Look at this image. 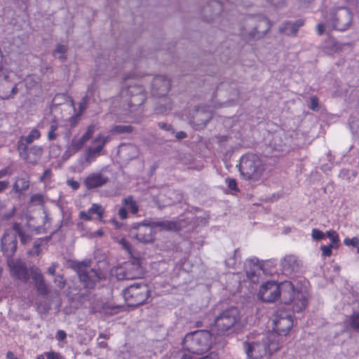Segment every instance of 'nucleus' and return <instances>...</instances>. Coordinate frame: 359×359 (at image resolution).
Returning <instances> with one entry per match:
<instances>
[{
	"label": "nucleus",
	"instance_id": "1",
	"mask_svg": "<svg viewBox=\"0 0 359 359\" xmlns=\"http://www.w3.org/2000/svg\"><path fill=\"white\" fill-rule=\"evenodd\" d=\"M272 27L270 20L263 15L252 17L245 20L240 30L241 38L246 42L264 39Z\"/></svg>",
	"mask_w": 359,
	"mask_h": 359
},
{
	"label": "nucleus",
	"instance_id": "2",
	"mask_svg": "<svg viewBox=\"0 0 359 359\" xmlns=\"http://www.w3.org/2000/svg\"><path fill=\"white\" fill-rule=\"evenodd\" d=\"M220 310L214 320V328L219 335H224L231 332L235 325L241 320L240 311L236 306L224 308V303L216 305V309Z\"/></svg>",
	"mask_w": 359,
	"mask_h": 359
},
{
	"label": "nucleus",
	"instance_id": "3",
	"mask_svg": "<svg viewBox=\"0 0 359 359\" xmlns=\"http://www.w3.org/2000/svg\"><path fill=\"white\" fill-rule=\"evenodd\" d=\"M213 344V337L208 330H197L187 334L183 340V348L194 355L208 352Z\"/></svg>",
	"mask_w": 359,
	"mask_h": 359
},
{
	"label": "nucleus",
	"instance_id": "4",
	"mask_svg": "<svg viewBox=\"0 0 359 359\" xmlns=\"http://www.w3.org/2000/svg\"><path fill=\"white\" fill-rule=\"evenodd\" d=\"M265 170V164L257 154H247L240 160L239 171L243 177L252 182L261 179Z\"/></svg>",
	"mask_w": 359,
	"mask_h": 359
},
{
	"label": "nucleus",
	"instance_id": "5",
	"mask_svg": "<svg viewBox=\"0 0 359 359\" xmlns=\"http://www.w3.org/2000/svg\"><path fill=\"white\" fill-rule=\"evenodd\" d=\"M280 296L281 302L285 304H292L294 312H300L307 306V295L300 291L295 292L294 287L290 281H283L279 283Z\"/></svg>",
	"mask_w": 359,
	"mask_h": 359
},
{
	"label": "nucleus",
	"instance_id": "6",
	"mask_svg": "<svg viewBox=\"0 0 359 359\" xmlns=\"http://www.w3.org/2000/svg\"><path fill=\"white\" fill-rule=\"evenodd\" d=\"M269 339L262 337L256 341L248 340L244 343V349L248 359H260L266 355L267 353L271 354L280 349L278 344L271 341L269 344Z\"/></svg>",
	"mask_w": 359,
	"mask_h": 359
},
{
	"label": "nucleus",
	"instance_id": "7",
	"mask_svg": "<svg viewBox=\"0 0 359 359\" xmlns=\"http://www.w3.org/2000/svg\"><path fill=\"white\" fill-rule=\"evenodd\" d=\"M325 20L330 23L334 29L344 32L348 29L353 24V14L350 8L342 6L338 7L327 15Z\"/></svg>",
	"mask_w": 359,
	"mask_h": 359
},
{
	"label": "nucleus",
	"instance_id": "8",
	"mask_svg": "<svg viewBox=\"0 0 359 359\" xmlns=\"http://www.w3.org/2000/svg\"><path fill=\"white\" fill-rule=\"evenodd\" d=\"M123 295L129 306L136 307L146 302L150 296V290L147 284L135 283L125 289Z\"/></svg>",
	"mask_w": 359,
	"mask_h": 359
},
{
	"label": "nucleus",
	"instance_id": "9",
	"mask_svg": "<svg viewBox=\"0 0 359 359\" xmlns=\"http://www.w3.org/2000/svg\"><path fill=\"white\" fill-rule=\"evenodd\" d=\"M88 262H82L77 266V273L84 287L94 289L97 283L105 279V274L100 270L88 269Z\"/></svg>",
	"mask_w": 359,
	"mask_h": 359
},
{
	"label": "nucleus",
	"instance_id": "10",
	"mask_svg": "<svg viewBox=\"0 0 359 359\" xmlns=\"http://www.w3.org/2000/svg\"><path fill=\"white\" fill-rule=\"evenodd\" d=\"M129 236L144 244L152 243L155 241L154 231L147 220L133 224L129 229Z\"/></svg>",
	"mask_w": 359,
	"mask_h": 359
},
{
	"label": "nucleus",
	"instance_id": "11",
	"mask_svg": "<svg viewBox=\"0 0 359 359\" xmlns=\"http://www.w3.org/2000/svg\"><path fill=\"white\" fill-rule=\"evenodd\" d=\"M118 280H133L142 276V269L138 261L128 262L114 270Z\"/></svg>",
	"mask_w": 359,
	"mask_h": 359
},
{
	"label": "nucleus",
	"instance_id": "12",
	"mask_svg": "<svg viewBox=\"0 0 359 359\" xmlns=\"http://www.w3.org/2000/svg\"><path fill=\"white\" fill-rule=\"evenodd\" d=\"M273 330L278 334L286 336L293 326V320L290 313L278 311L274 315L273 320Z\"/></svg>",
	"mask_w": 359,
	"mask_h": 359
},
{
	"label": "nucleus",
	"instance_id": "13",
	"mask_svg": "<svg viewBox=\"0 0 359 359\" xmlns=\"http://www.w3.org/2000/svg\"><path fill=\"white\" fill-rule=\"evenodd\" d=\"M0 74V98L2 100L13 99L18 93L17 84L11 80L10 73L7 70Z\"/></svg>",
	"mask_w": 359,
	"mask_h": 359
},
{
	"label": "nucleus",
	"instance_id": "14",
	"mask_svg": "<svg viewBox=\"0 0 359 359\" xmlns=\"http://www.w3.org/2000/svg\"><path fill=\"white\" fill-rule=\"evenodd\" d=\"M8 266L10 269L11 276L27 283L29 280L31 273L30 269H28L25 262L21 259L14 260L13 259L8 260Z\"/></svg>",
	"mask_w": 359,
	"mask_h": 359
},
{
	"label": "nucleus",
	"instance_id": "15",
	"mask_svg": "<svg viewBox=\"0 0 359 359\" xmlns=\"http://www.w3.org/2000/svg\"><path fill=\"white\" fill-rule=\"evenodd\" d=\"M16 234L12 231H6L1 240V250L6 257L12 259L17 249Z\"/></svg>",
	"mask_w": 359,
	"mask_h": 359
},
{
	"label": "nucleus",
	"instance_id": "16",
	"mask_svg": "<svg viewBox=\"0 0 359 359\" xmlns=\"http://www.w3.org/2000/svg\"><path fill=\"white\" fill-rule=\"evenodd\" d=\"M223 5L217 0L208 2L202 8V17L204 20L212 22L223 13Z\"/></svg>",
	"mask_w": 359,
	"mask_h": 359
},
{
	"label": "nucleus",
	"instance_id": "17",
	"mask_svg": "<svg viewBox=\"0 0 359 359\" xmlns=\"http://www.w3.org/2000/svg\"><path fill=\"white\" fill-rule=\"evenodd\" d=\"M279 284L273 281H268L264 283L259 290V296L266 302H273L280 296Z\"/></svg>",
	"mask_w": 359,
	"mask_h": 359
},
{
	"label": "nucleus",
	"instance_id": "18",
	"mask_svg": "<svg viewBox=\"0 0 359 359\" xmlns=\"http://www.w3.org/2000/svg\"><path fill=\"white\" fill-rule=\"evenodd\" d=\"M109 137H104L101 135H97L93 140V143L97 144L95 147H89L86 150L85 161L88 163H90L101 154L105 144L109 142Z\"/></svg>",
	"mask_w": 359,
	"mask_h": 359
},
{
	"label": "nucleus",
	"instance_id": "19",
	"mask_svg": "<svg viewBox=\"0 0 359 359\" xmlns=\"http://www.w3.org/2000/svg\"><path fill=\"white\" fill-rule=\"evenodd\" d=\"M20 156L27 163L30 164L36 163L41 157L42 147L39 146L27 147V144L19 146L18 148Z\"/></svg>",
	"mask_w": 359,
	"mask_h": 359
},
{
	"label": "nucleus",
	"instance_id": "20",
	"mask_svg": "<svg viewBox=\"0 0 359 359\" xmlns=\"http://www.w3.org/2000/svg\"><path fill=\"white\" fill-rule=\"evenodd\" d=\"M171 88L170 80L165 76H156L152 82L151 92L154 96L163 97L167 95Z\"/></svg>",
	"mask_w": 359,
	"mask_h": 359
},
{
	"label": "nucleus",
	"instance_id": "21",
	"mask_svg": "<svg viewBox=\"0 0 359 359\" xmlns=\"http://www.w3.org/2000/svg\"><path fill=\"white\" fill-rule=\"evenodd\" d=\"M281 266L285 275L292 276L301 271L302 264L294 255H290L281 260Z\"/></svg>",
	"mask_w": 359,
	"mask_h": 359
},
{
	"label": "nucleus",
	"instance_id": "22",
	"mask_svg": "<svg viewBox=\"0 0 359 359\" xmlns=\"http://www.w3.org/2000/svg\"><path fill=\"white\" fill-rule=\"evenodd\" d=\"M30 273L39 294L43 296L48 295L49 293L48 286L45 281L41 270L36 266H32L30 268Z\"/></svg>",
	"mask_w": 359,
	"mask_h": 359
},
{
	"label": "nucleus",
	"instance_id": "23",
	"mask_svg": "<svg viewBox=\"0 0 359 359\" xmlns=\"http://www.w3.org/2000/svg\"><path fill=\"white\" fill-rule=\"evenodd\" d=\"M108 182V177L101 172H93L84 180L83 184L87 189H93L105 185Z\"/></svg>",
	"mask_w": 359,
	"mask_h": 359
},
{
	"label": "nucleus",
	"instance_id": "24",
	"mask_svg": "<svg viewBox=\"0 0 359 359\" xmlns=\"http://www.w3.org/2000/svg\"><path fill=\"white\" fill-rule=\"evenodd\" d=\"M305 23L304 19H298L294 22L290 20L285 21L279 27V32L289 36H296L299 29Z\"/></svg>",
	"mask_w": 359,
	"mask_h": 359
},
{
	"label": "nucleus",
	"instance_id": "25",
	"mask_svg": "<svg viewBox=\"0 0 359 359\" xmlns=\"http://www.w3.org/2000/svg\"><path fill=\"white\" fill-rule=\"evenodd\" d=\"M149 225L154 228H160L161 230L165 231H180L182 228V220H161L150 221Z\"/></svg>",
	"mask_w": 359,
	"mask_h": 359
},
{
	"label": "nucleus",
	"instance_id": "26",
	"mask_svg": "<svg viewBox=\"0 0 359 359\" xmlns=\"http://www.w3.org/2000/svg\"><path fill=\"white\" fill-rule=\"evenodd\" d=\"M245 269L248 279L254 283H258L259 276L262 271V266L258 262H255L253 259L248 261L245 265Z\"/></svg>",
	"mask_w": 359,
	"mask_h": 359
},
{
	"label": "nucleus",
	"instance_id": "27",
	"mask_svg": "<svg viewBox=\"0 0 359 359\" xmlns=\"http://www.w3.org/2000/svg\"><path fill=\"white\" fill-rule=\"evenodd\" d=\"M104 210L100 205L97 203H93L88 212H80L79 217L82 219L90 221L92 219L91 215L96 214L97 215L98 219L102 222L104 217Z\"/></svg>",
	"mask_w": 359,
	"mask_h": 359
},
{
	"label": "nucleus",
	"instance_id": "28",
	"mask_svg": "<svg viewBox=\"0 0 359 359\" xmlns=\"http://www.w3.org/2000/svg\"><path fill=\"white\" fill-rule=\"evenodd\" d=\"M86 142H87L83 139L82 137H80L79 138L74 137L72 140L70 144L67 146V149L64 153V156L67 158H69L80 151Z\"/></svg>",
	"mask_w": 359,
	"mask_h": 359
},
{
	"label": "nucleus",
	"instance_id": "29",
	"mask_svg": "<svg viewBox=\"0 0 359 359\" xmlns=\"http://www.w3.org/2000/svg\"><path fill=\"white\" fill-rule=\"evenodd\" d=\"M29 187V180L27 177H18L13 186V191L21 194L23 191L28 189Z\"/></svg>",
	"mask_w": 359,
	"mask_h": 359
},
{
	"label": "nucleus",
	"instance_id": "30",
	"mask_svg": "<svg viewBox=\"0 0 359 359\" xmlns=\"http://www.w3.org/2000/svg\"><path fill=\"white\" fill-rule=\"evenodd\" d=\"M121 93L123 95L130 98L136 96V95L145 94V90L142 86L135 84L123 89Z\"/></svg>",
	"mask_w": 359,
	"mask_h": 359
},
{
	"label": "nucleus",
	"instance_id": "31",
	"mask_svg": "<svg viewBox=\"0 0 359 359\" xmlns=\"http://www.w3.org/2000/svg\"><path fill=\"white\" fill-rule=\"evenodd\" d=\"M122 203L126 209L130 210L133 214H137L139 210V207L137 203L134 201L132 196H128L122 200Z\"/></svg>",
	"mask_w": 359,
	"mask_h": 359
},
{
	"label": "nucleus",
	"instance_id": "32",
	"mask_svg": "<svg viewBox=\"0 0 359 359\" xmlns=\"http://www.w3.org/2000/svg\"><path fill=\"white\" fill-rule=\"evenodd\" d=\"M12 231L15 233L16 235L18 234L20 238V241L25 244L27 243L29 240L30 237L29 235L26 234L21 229L20 224L18 223H14L13 225V230Z\"/></svg>",
	"mask_w": 359,
	"mask_h": 359
},
{
	"label": "nucleus",
	"instance_id": "33",
	"mask_svg": "<svg viewBox=\"0 0 359 359\" xmlns=\"http://www.w3.org/2000/svg\"><path fill=\"white\" fill-rule=\"evenodd\" d=\"M146 98V93L136 95V96L128 98L129 107H140L145 102Z\"/></svg>",
	"mask_w": 359,
	"mask_h": 359
},
{
	"label": "nucleus",
	"instance_id": "34",
	"mask_svg": "<svg viewBox=\"0 0 359 359\" xmlns=\"http://www.w3.org/2000/svg\"><path fill=\"white\" fill-rule=\"evenodd\" d=\"M67 46L62 44H58L54 50L53 55L56 57L57 54H59L58 58L60 61L64 62L67 57L65 53L67 51Z\"/></svg>",
	"mask_w": 359,
	"mask_h": 359
},
{
	"label": "nucleus",
	"instance_id": "35",
	"mask_svg": "<svg viewBox=\"0 0 359 359\" xmlns=\"http://www.w3.org/2000/svg\"><path fill=\"white\" fill-rule=\"evenodd\" d=\"M40 132L37 129H32L29 135L25 137V140L27 144H31L34 140L39 138Z\"/></svg>",
	"mask_w": 359,
	"mask_h": 359
},
{
	"label": "nucleus",
	"instance_id": "36",
	"mask_svg": "<svg viewBox=\"0 0 359 359\" xmlns=\"http://www.w3.org/2000/svg\"><path fill=\"white\" fill-rule=\"evenodd\" d=\"M133 130L132 127L130 126H122L118 125L114 126L113 131L116 133H129Z\"/></svg>",
	"mask_w": 359,
	"mask_h": 359
},
{
	"label": "nucleus",
	"instance_id": "37",
	"mask_svg": "<svg viewBox=\"0 0 359 359\" xmlns=\"http://www.w3.org/2000/svg\"><path fill=\"white\" fill-rule=\"evenodd\" d=\"M95 133V126L90 125L86 128V132L81 136L86 142H88L93 136Z\"/></svg>",
	"mask_w": 359,
	"mask_h": 359
},
{
	"label": "nucleus",
	"instance_id": "38",
	"mask_svg": "<svg viewBox=\"0 0 359 359\" xmlns=\"http://www.w3.org/2000/svg\"><path fill=\"white\" fill-rule=\"evenodd\" d=\"M54 283L55 285L60 289L62 290L65 288L66 285V281L64 279V277L62 275H57L55 276L54 278Z\"/></svg>",
	"mask_w": 359,
	"mask_h": 359
},
{
	"label": "nucleus",
	"instance_id": "39",
	"mask_svg": "<svg viewBox=\"0 0 359 359\" xmlns=\"http://www.w3.org/2000/svg\"><path fill=\"white\" fill-rule=\"evenodd\" d=\"M237 252H238V250H235L233 251V256L230 257L229 258H228V259H226L225 260L226 265L228 267H230V268H234L235 267V266L236 264V254H237Z\"/></svg>",
	"mask_w": 359,
	"mask_h": 359
},
{
	"label": "nucleus",
	"instance_id": "40",
	"mask_svg": "<svg viewBox=\"0 0 359 359\" xmlns=\"http://www.w3.org/2000/svg\"><path fill=\"white\" fill-rule=\"evenodd\" d=\"M268 4L271 6L280 8H283L286 5L287 0H266Z\"/></svg>",
	"mask_w": 359,
	"mask_h": 359
},
{
	"label": "nucleus",
	"instance_id": "41",
	"mask_svg": "<svg viewBox=\"0 0 359 359\" xmlns=\"http://www.w3.org/2000/svg\"><path fill=\"white\" fill-rule=\"evenodd\" d=\"M344 243L347 246H358L359 245V238L358 237H353L352 238H346L344 240Z\"/></svg>",
	"mask_w": 359,
	"mask_h": 359
},
{
	"label": "nucleus",
	"instance_id": "42",
	"mask_svg": "<svg viewBox=\"0 0 359 359\" xmlns=\"http://www.w3.org/2000/svg\"><path fill=\"white\" fill-rule=\"evenodd\" d=\"M311 236L315 241H320L325 238V233L318 229H313L312 230Z\"/></svg>",
	"mask_w": 359,
	"mask_h": 359
},
{
	"label": "nucleus",
	"instance_id": "43",
	"mask_svg": "<svg viewBox=\"0 0 359 359\" xmlns=\"http://www.w3.org/2000/svg\"><path fill=\"white\" fill-rule=\"evenodd\" d=\"M351 326L353 330H359V314H354L351 316Z\"/></svg>",
	"mask_w": 359,
	"mask_h": 359
},
{
	"label": "nucleus",
	"instance_id": "44",
	"mask_svg": "<svg viewBox=\"0 0 359 359\" xmlns=\"http://www.w3.org/2000/svg\"><path fill=\"white\" fill-rule=\"evenodd\" d=\"M333 248V245L330 244L328 245H322L320 249L322 250V254L325 257H330L332 255V249Z\"/></svg>",
	"mask_w": 359,
	"mask_h": 359
},
{
	"label": "nucleus",
	"instance_id": "45",
	"mask_svg": "<svg viewBox=\"0 0 359 359\" xmlns=\"http://www.w3.org/2000/svg\"><path fill=\"white\" fill-rule=\"evenodd\" d=\"M309 108L313 111L318 110V98L316 96L311 97Z\"/></svg>",
	"mask_w": 359,
	"mask_h": 359
},
{
	"label": "nucleus",
	"instance_id": "46",
	"mask_svg": "<svg viewBox=\"0 0 359 359\" xmlns=\"http://www.w3.org/2000/svg\"><path fill=\"white\" fill-rule=\"evenodd\" d=\"M327 237L331 240L332 245L339 241V236L334 231H329L326 233Z\"/></svg>",
	"mask_w": 359,
	"mask_h": 359
},
{
	"label": "nucleus",
	"instance_id": "47",
	"mask_svg": "<svg viewBox=\"0 0 359 359\" xmlns=\"http://www.w3.org/2000/svg\"><path fill=\"white\" fill-rule=\"evenodd\" d=\"M226 183L228 185V187L233 191H238V187L236 180L227 177L226 178Z\"/></svg>",
	"mask_w": 359,
	"mask_h": 359
},
{
	"label": "nucleus",
	"instance_id": "48",
	"mask_svg": "<svg viewBox=\"0 0 359 359\" xmlns=\"http://www.w3.org/2000/svg\"><path fill=\"white\" fill-rule=\"evenodd\" d=\"M126 149L133 154L132 158H135L138 155V149L136 146L129 144L126 146Z\"/></svg>",
	"mask_w": 359,
	"mask_h": 359
},
{
	"label": "nucleus",
	"instance_id": "49",
	"mask_svg": "<svg viewBox=\"0 0 359 359\" xmlns=\"http://www.w3.org/2000/svg\"><path fill=\"white\" fill-rule=\"evenodd\" d=\"M67 184L69 187H70L74 190H77L80 187L79 182L77 181H75L72 179L68 180L67 181Z\"/></svg>",
	"mask_w": 359,
	"mask_h": 359
},
{
	"label": "nucleus",
	"instance_id": "50",
	"mask_svg": "<svg viewBox=\"0 0 359 359\" xmlns=\"http://www.w3.org/2000/svg\"><path fill=\"white\" fill-rule=\"evenodd\" d=\"M118 243L121 245L122 248L126 250V251L130 252L131 245L129 243L128 241H126L125 238H121L118 241Z\"/></svg>",
	"mask_w": 359,
	"mask_h": 359
},
{
	"label": "nucleus",
	"instance_id": "51",
	"mask_svg": "<svg viewBox=\"0 0 359 359\" xmlns=\"http://www.w3.org/2000/svg\"><path fill=\"white\" fill-rule=\"evenodd\" d=\"M209 215L208 214H205L204 216H199V217H196V222L198 223V224H205L208 219H209Z\"/></svg>",
	"mask_w": 359,
	"mask_h": 359
},
{
	"label": "nucleus",
	"instance_id": "52",
	"mask_svg": "<svg viewBox=\"0 0 359 359\" xmlns=\"http://www.w3.org/2000/svg\"><path fill=\"white\" fill-rule=\"evenodd\" d=\"M58 267V264L57 262L52 263L51 266L48 269L47 273L49 275L55 276L56 269Z\"/></svg>",
	"mask_w": 359,
	"mask_h": 359
},
{
	"label": "nucleus",
	"instance_id": "53",
	"mask_svg": "<svg viewBox=\"0 0 359 359\" xmlns=\"http://www.w3.org/2000/svg\"><path fill=\"white\" fill-rule=\"evenodd\" d=\"M88 98L87 97H84L79 103V111L80 112H83L87 107Z\"/></svg>",
	"mask_w": 359,
	"mask_h": 359
},
{
	"label": "nucleus",
	"instance_id": "54",
	"mask_svg": "<svg viewBox=\"0 0 359 359\" xmlns=\"http://www.w3.org/2000/svg\"><path fill=\"white\" fill-rule=\"evenodd\" d=\"M30 200L33 203L36 202L41 203L43 202V196L39 194H34L31 196Z\"/></svg>",
	"mask_w": 359,
	"mask_h": 359
},
{
	"label": "nucleus",
	"instance_id": "55",
	"mask_svg": "<svg viewBox=\"0 0 359 359\" xmlns=\"http://www.w3.org/2000/svg\"><path fill=\"white\" fill-rule=\"evenodd\" d=\"M47 359H63L62 355L55 352H49L46 353Z\"/></svg>",
	"mask_w": 359,
	"mask_h": 359
},
{
	"label": "nucleus",
	"instance_id": "56",
	"mask_svg": "<svg viewBox=\"0 0 359 359\" xmlns=\"http://www.w3.org/2000/svg\"><path fill=\"white\" fill-rule=\"evenodd\" d=\"M316 30L318 35H323L325 30V25L324 23H319L316 26Z\"/></svg>",
	"mask_w": 359,
	"mask_h": 359
},
{
	"label": "nucleus",
	"instance_id": "57",
	"mask_svg": "<svg viewBox=\"0 0 359 359\" xmlns=\"http://www.w3.org/2000/svg\"><path fill=\"white\" fill-rule=\"evenodd\" d=\"M66 332L63 330H58L56 334V338L59 341H63L66 339Z\"/></svg>",
	"mask_w": 359,
	"mask_h": 359
},
{
	"label": "nucleus",
	"instance_id": "58",
	"mask_svg": "<svg viewBox=\"0 0 359 359\" xmlns=\"http://www.w3.org/2000/svg\"><path fill=\"white\" fill-rule=\"evenodd\" d=\"M118 215L121 219H126L128 215L127 209L125 206L121 208L118 210Z\"/></svg>",
	"mask_w": 359,
	"mask_h": 359
},
{
	"label": "nucleus",
	"instance_id": "59",
	"mask_svg": "<svg viewBox=\"0 0 359 359\" xmlns=\"http://www.w3.org/2000/svg\"><path fill=\"white\" fill-rule=\"evenodd\" d=\"M9 184L8 180L0 181V193L4 192L8 187Z\"/></svg>",
	"mask_w": 359,
	"mask_h": 359
},
{
	"label": "nucleus",
	"instance_id": "60",
	"mask_svg": "<svg viewBox=\"0 0 359 359\" xmlns=\"http://www.w3.org/2000/svg\"><path fill=\"white\" fill-rule=\"evenodd\" d=\"M349 6L355 7L356 12L359 13V0H346Z\"/></svg>",
	"mask_w": 359,
	"mask_h": 359
},
{
	"label": "nucleus",
	"instance_id": "61",
	"mask_svg": "<svg viewBox=\"0 0 359 359\" xmlns=\"http://www.w3.org/2000/svg\"><path fill=\"white\" fill-rule=\"evenodd\" d=\"M171 104H168L167 107H165V109H162L161 108V105H158L157 107H156V110L158 111V113H166L169 111L171 110Z\"/></svg>",
	"mask_w": 359,
	"mask_h": 359
},
{
	"label": "nucleus",
	"instance_id": "62",
	"mask_svg": "<svg viewBox=\"0 0 359 359\" xmlns=\"http://www.w3.org/2000/svg\"><path fill=\"white\" fill-rule=\"evenodd\" d=\"M158 127L163 130H170L172 129L171 125H168L166 123L164 122H160L158 123Z\"/></svg>",
	"mask_w": 359,
	"mask_h": 359
},
{
	"label": "nucleus",
	"instance_id": "63",
	"mask_svg": "<svg viewBox=\"0 0 359 359\" xmlns=\"http://www.w3.org/2000/svg\"><path fill=\"white\" fill-rule=\"evenodd\" d=\"M57 137V134L55 131L49 130L48 133V138L49 140H54Z\"/></svg>",
	"mask_w": 359,
	"mask_h": 359
},
{
	"label": "nucleus",
	"instance_id": "64",
	"mask_svg": "<svg viewBox=\"0 0 359 359\" xmlns=\"http://www.w3.org/2000/svg\"><path fill=\"white\" fill-rule=\"evenodd\" d=\"M7 359H19L16 356H15L14 353L12 351H8L6 354Z\"/></svg>",
	"mask_w": 359,
	"mask_h": 359
}]
</instances>
